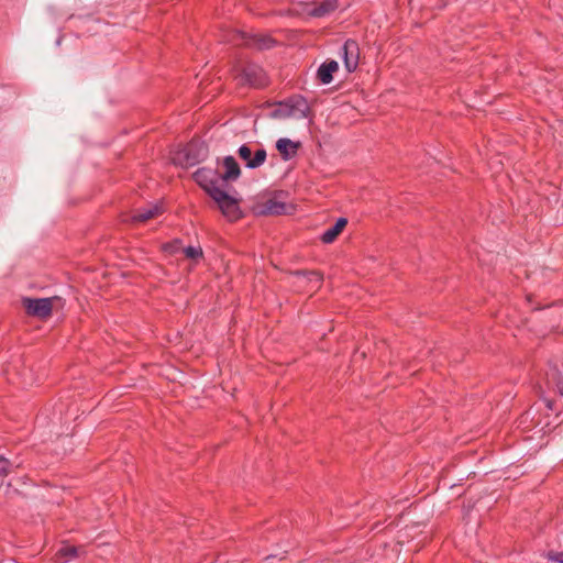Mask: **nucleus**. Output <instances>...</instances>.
Here are the masks:
<instances>
[{"label": "nucleus", "mask_w": 563, "mask_h": 563, "mask_svg": "<svg viewBox=\"0 0 563 563\" xmlns=\"http://www.w3.org/2000/svg\"><path fill=\"white\" fill-rule=\"evenodd\" d=\"M207 155L208 146L206 143L199 140H192L177 152L174 161L184 167H189L202 162Z\"/></svg>", "instance_id": "obj_1"}, {"label": "nucleus", "mask_w": 563, "mask_h": 563, "mask_svg": "<svg viewBox=\"0 0 563 563\" xmlns=\"http://www.w3.org/2000/svg\"><path fill=\"white\" fill-rule=\"evenodd\" d=\"M227 40L234 45H244L260 51L269 49L276 45V40L269 35L247 34L243 31H232Z\"/></svg>", "instance_id": "obj_2"}, {"label": "nucleus", "mask_w": 563, "mask_h": 563, "mask_svg": "<svg viewBox=\"0 0 563 563\" xmlns=\"http://www.w3.org/2000/svg\"><path fill=\"white\" fill-rule=\"evenodd\" d=\"M195 181L211 197L216 196V190H223L222 178L217 169L201 167L194 173Z\"/></svg>", "instance_id": "obj_3"}, {"label": "nucleus", "mask_w": 563, "mask_h": 563, "mask_svg": "<svg viewBox=\"0 0 563 563\" xmlns=\"http://www.w3.org/2000/svg\"><path fill=\"white\" fill-rule=\"evenodd\" d=\"M309 113V107L303 98L289 99L284 102H279L278 107L272 112L274 119H287L291 117L307 118Z\"/></svg>", "instance_id": "obj_4"}, {"label": "nucleus", "mask_w": 563, "mask_h": 563, "mask_svg": "<svg viewBox=\"0 0 563 563\" xmlns=\"http://www.w3.org/2000/svg\"><path fill=\"white\" fill-rule=\"evenodd\" d=\"M56 297L49 298H22V305L26 313L38 319H46L52 314L53 303Z\"/></svg>", "instance_id": "obj_5"}, {"label": "nucleus", "mask_w": 563, "mask_h": 563, "mask_svg": "<svg viewBox=\"0 0 563 563\" xmlns=\"http://www.w3.org/2000/svg\"><path fill=\"white\" fill-rule=\"evenodd\" d=\"M214 194L216 196L212 199L218 203L224 217L230 221H235L241 218L242 212L238 200L230 196L225 188L223 190H216Z\"/></svg>", "instance_id": "obj_6"}, {"label": "nucleus", "mask_w": 563, "mask_h": 563, "mask_svg": "<svg viewBox=\"0 0 563 563\" xmlns=\"http://www.w3.org/2000/svg\"><path fill=\"white\" fill-rule=\"evenodd\" d=\"M340 55L349 73L356 70L360 60V46L355 40H346L341 47Z\"/></svg>", "instance_id": "obj_7"}, {"label": "nucleus", "mask_w": 563, "mask_h": 563, "mask_svg": "<svg viewBox=\"0 0 563 563\" xmlns=\"http://www.w3.org/2000/svg\"><path fill=\"white\" fill-rule=\"evenodd\" d=\"M238 155L245 162V167L250 169L261 167L267 157L265 148L261 147L253 153L247 144H243L239 147Z\"/></svg>", "instance_id": "obj_8"}, {"label": "nucleus", "mask_w": 563, "mask_h": 563, "mask_svg": "<svg viewBox=\"0 0 563 563\" xmlns=\"http://www.w3.org/2000/svg\"><path fill=\"white\" fill-rule=\"evenodd\" d=\"M339 8V0H322L306 3L305 11L312 18H324L333 13Z\"/></svg>", "instance_id": "obj_9"}, {"label": "nucleus", "mask_w": 563, "mask_h": 563, "mask_svg": "<svg viewBox=\"0 0 563 563\" xmlns=\"http://www.w3.org/2000/svg\"><path fill=\"white\" fill-rule=\"evenodd\" d=\"M242 80L253 87H263L266 85L263 68L254 64L243 68Z\"/></svg>", "instance_id": "obj_10"}, {"label": "nucleus", "mask_w": 563, "mask_h": 563, "mask_svg": "<svg viewBox=\"0 0 563 563\" xmlns=\"http://www.w3.org/2000/svg\"><path fill=\"white\" fill-rule=\"evenodd\" d=\"M222 166L224 168V172L220 174L222 185L227 186L229 181H235L241 176V168L233 156H225L223 158Z\"/></svg>", "instance_id": "obj_11"}, {"label": "nucleus", "mask_w": 563, "mask_h": 563, "mask_svg": "<svg viewBox=\"0 0 563 563\" xmlns=\"http://www.w3.org/2000/svg\"><path fill=\"white\" fill-rule=\"evenodd\" d=\"M299 147V142H295L286 137H282L276 142V148L284 161H289L295 157Z\"/></svg>", "instance_id": "obj_12"}, {"label": "nucleus", "mask_w": 563, "mask_h": 563, "mask_svg": "<svg viewBox=\"0 0 563 563\" xmlns=\"http://www.w3.org/2000/svg\"><path fill=\"white\" fill-rule=\"evenodd\" d=\"M163 212V208L161 205H150L144 208L137 209L132 216L133 222H145L150 219H153Z\"/></svg>", "instance_id": "obj_13"}, {"label": "nucleus", "mask_w": 563, "mask_h": 563, "mask_svg": "<svg viewBox=\"0 0 563 563\" xmlns=\"http://www.w3.org/2000/svg\"><path fill=\"white\" fill-rule=\"evenodd\" d=\"M339 69V64L336 60H327L322 63L317 71L318 79L324 84L328 85L333 80V73H335Z\"/></svg>", "instance_id": "obj_14"}, {"label": "nucleus", "mask_w": 563, "mask_h": 563, "mask_svg": "<svg viewBox=\"0 0 563 563\" xmlns=\"http://www.w3.org/2000/svg\"><path fill=\"white\" fill-rule=\"evenodd\" d=\"M346 224L347 219L339 218L331 228H329L322 233L321 241L325 244L332 243L338 238V235L343 231Z\"/></svg>", "instance_id": "obj_15"}, {"label": "nucleus", "mask_w": 563, "mask_h": 563, "mask_svg": "<svg viewBox=\"0 0 563 563\" xmlns=\"http://www.w3.org/2000/svg\"><path fill=\"white\" fill-rule=\"evenodd\" d=\"M547 384L549 388L555 390L563 397V377L555 366L551 367L547 373Z\"/></svg>", "instance_id": "obj_16"}, {"label": "nucleus", "mask_w": 563, "mask_h": 563, "mask_svg": "<svg viewBox=\"0 0 563 563\" xmlns=\"http://www.w3.org/2000/svg\"><path fill=\"white\" fill-rule=\"evenodd\" d=\"M286 209H287L286 203L278 201L275 198H271L264 203V212L267 214H274V216L285 214Z\"/></svg>", "instance_id": "obj_17"}, {"label": "nucleus", "mask_w": 563, "mask_h": 563, "mask_svg": "<svg viewBox=\"0 0 563 563\" xmlns=\"http://www.w3.org/2000/svg\"><path fill=\"white\" fill-rule=\"evenodd\" d=\"M21 463H16L0 455V476H7L13 468H19Z\"/></svg>", "instance_id": "obj_18"}, {"label": "nucleus", "mask_w": 563, "mask_h": 563, "mask_svg": "<svg viewBox=\"0 0 563 563\" xmlns=\"http://www.w3.org/2000/svg\"><path fill=\"white\" fill-rule=\"evenodd\" d=\"M57 554L62 558H65L64 563H66L69 560L78 556V549L74 545H64L58 550Z\"/></svg>", "instance_id": "obj_19"}, {"label": "nucleus", "mask_w": 563, "mask_h": 563, "mask_svg": "<svg viewBox=\"0 0 563 563\" xmlns=\"http://www.w3.org/2000/svg\"><path fill=\"white\" fill-rule=\"evenodd\" d=\"M295 275L307 277L308 280L314 282L316 284H320L322 280V274L317 271H297Z\"/></svg>", "instance_id": "obj_20"}, {"label": "nucleus", "mask_w": 563, "mask_h": 563, "mask_svg": "<svg viewBox=\"0 0 563 563\" xmlns=\"http://www.w3.org/2000/svg\"><path fill=\"white\" fill-rule=\"evenodd\" d=\"M184 254L188 258L197 260L203 256L202 249L200 246H187L184 249Z\"/></svg>", "instance_id": "obj_21"}, {"label": "nucleus", "mask_w": 563, "mask_h": 563, "mask_svg": "<svg viewBox=\"0 0 563 563\" xmlns=\"http://www.w3.org/2000/svg\"><path fill=\"white\" fill-rule=\"evenodd\" d=\"M544 558L551 562L563 563V552L549 551Z\"/></svg>", "instance_id": "obj_22"}, {"label": "nucleus", "mask_w": 563, "mask_h": 563, "mask_svg": "<svg viewBox=\"0 0 563 563\" xmlns=\"http://www.w3.org/2000/svg\"><path fill=\"white\" fill-rule=\"evenodd\" d=\"M179 243H180V241H179V240H175V241H174V242H172V243H167V244H165V245H164V250H165V251H167V252L173 253V252H175V251L177 250V247H178V244H179Z\"/></svg>", "instance_id": "obj_23"}, {"label": "nucleus", "mask_w": 563, "mask_h": 563, "mask_svg": "<svg viewBox=\"0 0 563 563\" xmlns=\"http://www.w3.org/2000/svg\"><path fill=\"white\" fill-rule=\"evenodd\" d=\"M547 407L549 409H552L553 408V401L552 400H547Z\"/></svg>", "instance_id": "obj_24"}]
</instances>
